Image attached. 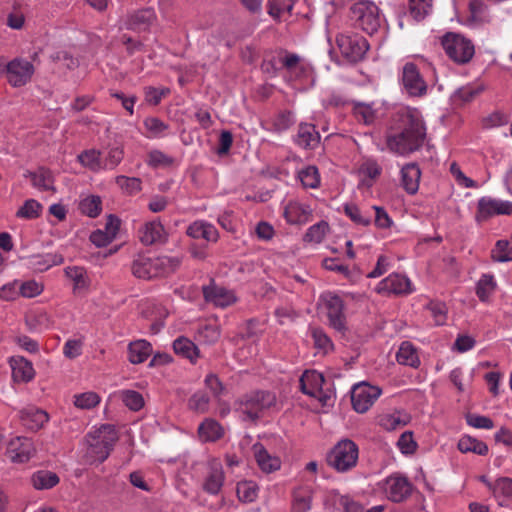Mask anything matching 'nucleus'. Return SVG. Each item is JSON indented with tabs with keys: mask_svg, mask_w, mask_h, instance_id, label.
Listing matches in <instances>:
<instances>
[{
	"mask_svg": "<svg viewBox=\"0 0 512 512\" xmlns=\"http://www.w3.org/2000/svg\"><path fill=\"white\" fill-rule=\"evenodd\" d=\"M32 485L37 490L51 489L59 483V477L56 473L40 470L31 477Z\"/></svg>",
	"mask_w": 512,
	"mask_h": 512,
	"instance_id": "obj_40",
	"label": "nucleus"
},
{
	"mask_svg": "<svg viewBox=\"0 0 512 512\" xmlns=\"http://www.w3.org/2000/svg\"><path fill=\"white\" fill-rule=\"evenodd\" d=\"M221 335L220 325L217 320H208L201 323L197 329L196 339L205 344L216 343Z\"/></svg>",
	"mask_w": 512,
	"mask_h": 512,
	"instance_id": "obj_35",
	"label": "nucleus"
},
{
	"mask_svg": "<svg viewBox=\"0 0 512 512\" xmlns=\"http://www.w3.org/2000/svg\"><path fill=\"white\" fill-rule=\"evenodd\" d=\"M116 184L129 195H135L142 189V181L137 177H127L124 175L115 178Z\"/></svg>",
	"mask_w": 512,
	"mask_h": 512,
	"instance_id": "obj_56",
	"label": "nucleus"
},
{
	"mask_svg": "<svg viewBox=\"0 0 512 512\" xmlns=\"http://www.w3.org/2000/svg\"><path fill=\"white\" fill-rule=\"evenodd\" d=\"M64 261L61 254L47 253L45 255H37L31 258V265L38 271H45L53 266L60 265Z\"/></svg>",
	"mask_w": 512,
	"mask_h": 512,
	"instance_id": "obj_43",
	"label": "nucleus"
},
{
	"mask_svg": "<svg viewBox=\"0 0 512 512\" xmlns=\"http://www.w3.org/2000/svg\"><path fill=\"white\" fill-rule=\"evenodd\" d=\"M402 83L411 96H422L427 91V85L419 73L417 66L413 63H406L402 71Z\"/></svg>",
	"mask_w": 512,
	"mask_h": 512,
	"instance_id": "obj_18",
	"label": "nucleus"
},
{
	"mask_svg": "<svg viewBox=\"0 0 512 512\" xmlns=\"http://www.w3.org/2000/svg\"><path fill=\"white\" fill-rule=\"evenodd\" d=\"M78 208L82 214L95 218L102 211L101 198L96 195L87 196L79 202Z\"/></svg>",
	"mask_w": 512,
	"mask_h": 512,
	"instance_id": "obj_47",
	"label": "nucleus"
},
{
	"mask_svg": "<svg viewBox=\"0 0 512 512\" xmlns=\"http://www.w3.org/2000/svg\"><path fill=\"white\" fill-rule=\"evenodd\" d=\"M320 302L329 326L344 335L347 331V318L343 298L334 292H325L320 296Z\"/></svg>",
	"mask_w": 512,
	"mask_h": 512,
	"instance_id": "obj_4",
	"label": "nucleus"
},
{
	"mask_svg": "<svg viewBox=\"0 0 512 512\" xmlns=\"http://www.w3.org/2000/svg\"><path fill=\"white\" fill-rule=\"evenodd\" d=\"M187 236L193 239H203L207 242H217L219 233L216 227L204 220L192 222L186 229Z\"/></svg>",
	"mask_w": 512,
	"mask_h": 512,
	"instance_id": "obj_23",
	"label": "nucleus"
},
{
	"mask_svg": "<svg viewBox=\"0 0 512 512\" xmlns=\"http://www.w3.org/2000/svg\"><path fill=\"white\" fill-rule=\"evenodd\" d=\"M276 405V396L270 391H254L243 395L235 403V412L244 422H257L267 410Z\"/></svg>",
	"mask_w": 512,
	"mask_h": 512,
	"instance_id": "obj_1",
	"label": "nucleus"
},
{
	"mask_svg": "<svg viewBox=\"0 0 512 512\" xmlns=\"http://www.w3.org/2000/svg\"><path fill=\"white\" fill-rule=\"evenodd\" d=\"M155 18V12L150 8L136 11L129 16L127 28L134 31H145L151 26Z\"/></svg>",
	"mask_w": 512,
	"mask_h": 512,
	"instance_id": "obj_32",
	"label": "nucleus"
},
{
	"mask_svg": "<svg viewBox=\"0 0 512 512\" xmlns=\"http://www.w3.org/2000/svg\"><path fill=\"white\" fill-rule=\"evenodd\" d=\"M381 394V390L366 383L357 384L351 392V402L354 410L365 413L374 404Z\"/></svg>",
	"mask_w": 512,
	"mask_h": 512,
	"instance_id": "obj_15",
	"label": "nucleus"
},
{
	"mask_svg": "<svg viewBox=\"0 0 512 512\" xmlns=\"http://www.w3.org/2000/svg\"><path fill=\"white\" fill-rule=\"evenodd\" d=\"M313 489L309 485L299 486L292 493L291 512H309L312 507Z\"/></svg>",
	"mask_w": 512,
	"mask_h": 512,
	"instance_id": "obj_29",
	"label": "nucleus"
},
{
	"mask_svg": "<svg viewBox=\"0 0 512 512\" xmlns=\"http://www.w3.org/2000/svg\"><path fill=\"white\" fill-rule=\"evenodd\" d=\"M432 10V0H409V12L412 18L419 22Z\"/></svg>",
	"mask_w": 512,
	"mask_h": 512,
	"instance_id": "obj_51",
	"label": "nucleus"
},
{
	"mask_svg": "<svg viewBox=\"0 0 512 512\" xmlns=\"http://www.w3.org/2000/svg\"><path fill=\"white\" fill-rule=\"evenodd\" d=\"M411 416L404 411H394L379 416L378 424L386 431H396L405 427Z\"/></svg>",
	"mask_w": 512,
	"mask_h": 512,
	"instance_id": "obj_31",
	"label": "nucleus"
},
{
	"mask_svg": "<svg viewBox=\"0 0 512 512\" xmlns=\"http://www.w3.org/2000/svg\"><path fill=\"white\" fill-rule=\"evenodd\" d=\"M254 458L259 468L265 473L274 472L281 467V460L274 455L268 453L261 443H255L252 446Z\"/></svg>",
	"mask_w": 512,
	"mask_h": 512,
	"instance_id": "obj_26",
	"label": "nucleus"
},
{
	"mask_svg": "<svg viewBox=\"0 0 512 512\" xmlns=\"http://www.w3.org/2000/svg\"><path fill=\"white\" fill-rule=\"evenodd\" d=\"M427 310L431 313L436 325H443L447 319V307L445 303L440 301H430Z\"/></svg>",
	"mask_w": 512,
	"mask_h": 512,
	"instance_id": "obj_60",
	"label": "nucleus"
},
{
	"mask_svg": "<svg viewBox=\"0 0 512 512\" xmlns=\"http://www.w3.org/2000/svg\"><path fill=\"white\" fill-rule=\"evenodd\" d=\"M35 454V447L31 439L17 436L7 445L6 455L14 463H26Z\"/></svg>",
	"mask_w": 512,
	"mask_h": 512,
	"instance_id": "obj_17",
	"label": "nucleus"
},
{
	"mask_svg": "<svg viewBox=\"0 0 512 512\" xmlns=\"http://www.w3.org/2000/svg\"><path fill=\"white\" fill-rule=\"evenodd\" d=\"M381 172L382 168L375 159H365L359 166V174L363 176L361 184L371 187Z\"/></svg>",
	"mask_w": 512,
	"mask_h": 512,
	"instance_id": "obj_37",
	"label": "nucleus"
},
{
	"mask_svg": "<svg viewBox=\"0 0 512 512\" xmlns=\"http://www.w3.org/2000/svg\"><path fill=\"white\" fill-rule=\"evenodd\" d=\"M152 351V345L148 341L137 340L128 346V359L132 364H140L152 354Z\"/></svg>",
	"mask_w": 512,
	"mask_h": 512,
	"instance_id": "obj_36",
	"label": "nucleus"
},
{
	"mask_svg": "<svg viewBox=\"0 0 512 512\" xmlns=\"http://www.w3.org/2000/svg\"><path fill=\"white\" fill-rule=\"evenodd\" d=\"M442 46L447 56L458 64L468 63L475 53L473 43L456 33H447L442 39Z\"/></svg>",
	"mask_w": 512,
	"mask_h": 512,
	"instance_id": "obj_7",
	"label": "nucleus"
},
{
	"mask_svg": "<svg viewBox=\"0 0 512 512\" xmlns=\"http://www.w3.org/2000/svg\"><path fill=\"white\" fill-rule=\"evenodd\" d=\"M297 178L304 188L316 189L321 183L319 170L314 165H308L300 169L297 173Z\"/></svg>",
	"mask_w": 512,
	"mask_h": 512,
	"instance_id": "obj_41",
	"label": "nucleus"
},
{
	"mask_svg": "<svg viewBox=\"0 0 512 512\" xmlns=\"http://www.w3.org/2000/svg\"><path fill=\"white\" fill-rule=\"evenodd\" d=\"M485 86L480 82L468 83L456 89L450 97L454 107H464L473 102L483 91Z\"/></svg>",
	"mask_w": 512,
	"mask_h": 512,
	"instance_id": "obj_20",
	"label": "nucleus"
},
{
	"mask_svg": "<svg viewBox=\"0 0 512 512\" xmlns=\"http://www.w3.org/2000/svg\"><path fill=\"white\" fill-rule=\"evenodd\" d=\"M139 238L144 245L164 242L166 239L164 226L159 220L147 222L139 230Z\"/></svg>",
	"mask_w": 512,
	"mask_h": 512,
	"instance_id": "obj_24",
	"label": "nucleus"
},
{
	"mask_svg": "<svg viewBox=\"0 0 512 512\" xmlns=\"http://www.w3.org/2000/svg\"><path fill=\"white\" fill-rule=\"evenodd\" d=\"M378 294L408 295L414 291L411 280L403 274L391 273L375 287Z\"/></svg>",
	"mask_w": 512,
	"mask_h": 512,
	"instance_id": "obj_16",
	"label": "nucleus"
},
{
	"mask_svg": "<svg viewBox=\"0 0 512 512\" xmlns=\"http://www.w3.org/2000/svg\"><path fill=\"white\" fill-rule=\"evenodd\" d=\"M293 6L286 0H268V14L274 19H279L284 12L290 13Z\"/></svg>",
	"mask_w": 512,
	"mask_h": 512,
	"instance_id": "obj_63",
	"label": "nucleus"
},
{
	"mask_svg": "<svg viewBox=\"0 0 512 512\" xmlns=\"http://www.w3.org/2000/svg\"><path fill=\"white\" fill-rule=\"evenodd\" d=\"M224 435V428L212 418H206L198 427V436L203 442H215Z\"/></svg>",
	"mask_w": 512,
	"mask_h": 512,
	"instance_id": "obj_33",
	"label": "nucleus"
},
{
	"mask_svg": "<svg viewBox=\"0 0 512 512\" xmlns=\"http://www.w3.org/2000/svg\"><path fill=\"white\" fill-rule=\"evenodd\" d=\"M420 176L421 171L414 163L407 164L401 169V183L407 193L415 194L418 191Z\"/></svg>",
	"mask_w": 512,
	"mask_h": 512,
	"instance_id": "obj_34",
	"label": "nucleus"
},
{
	"mask_svg": "<svg viewBox=\"0 0 512 512\" xmlns=\"http://www.w3.org/2000/svg\"><path fill=\"white\" fill-rule=\"evenodd\" d=\"M336 44L343 55L350 62L362 60L369 49L367 40L360 35L339 34Z\"/></svg>",
	"mask_w": 512,
	"mask_h": 512,
	"instance_id": "obj_10",
	"label": "nucleus"
},
{
	"mask_svg": "<svg viewBox=\"0 0 512 512\" xmlns=\"http://www.w3.org/2000/svg\"><path fill=\"white\" fill-rule=\"evenodd\" d=\"M352 112L358 122L366 125L372 124L376 117V110L372 104L364 102H352Z\"/></svg>",
	"mask_w": 512,
	"mask_h": 512,
	"instance_id": "obj_44",
	"label": "nucleus"
},
{
	"mask_svg": "<svg viewBox=\"0 0 512 512\" xmlns=\"http://www.w3.org/2000/svg\"><path fill=\"white\" fill-rule=\"evenodd\" d=\"M32 185L42 191H55L54 177L50 170L39 168L35 172H30Z\"/></svg>",
	"mask_w": 512,
	"mask_h": 512,
	"instance_id": "obj_39",
	"label": "nucleus"
},
{
	"mask_svg": "<svg viewBox=\"0 0 512 512\" xmlns=\"http://www.w3.org/2000/svg\"><path fill=\"white\" fill-rule=\"evenodd\" d=\"M203 296L206 302L219 308H226L236 303L237 297L232 290L218 286L215 283L203 286Z\"/></svg>",
	"mask_w": 512,
	"mask_h": 512,
	"instance_id": "obj_19",
	"label": "nucleus"
},
{
	"mask_svg": "<svg viewBox=\"0 0 512 512\" xmlns=\"http://www.w3.org/2000/svg\"><path fill=\"white\" fill-rule=\"evenodd\" d=\"M396 359L401 365L417 367L420 364L416 348L407 341L400 345Z\"/></svg>",
	"mask_w": 512,
	"mask_h": 512,
	"instance_id": "obj_42",
	"label": "nucleus"
},
{
	"mask_svg": "<svg viewBox=\"0 0 512 512\" xmlns=\"http://www.w3.org/2000/svg\"><path fill=\"white\" fill-rule=\"evenodd\" d=\"M120 397L130 410L139 411L144 406L143 396L137 391L122 390L120 391Z\"/></svg>",
	"mask_w": 512,
	"mask_h": 512,
	"instance_id": "obj_59",
	"label": "nucleus"
},
{
	"mask_svg": "<svg viewBox=\"0 0 512 512\" xmlns=\"http://www.w3.org/2000/svg\"><path fill=\"white\" fill-rule=\"evenodd\" d=\"M295 142L304 149H314L320 142V134L314 125L302 123L298 127Z\"/></svg>",
	"mask_w": 512,
	"mask_h": 512,
	"instance_id": "obj_30",
	"label": "nucleus"
},
{
	"mask_svg": "<svg viewBox=\"0 0 512 512\" xmlns=\"http://www.w3.org/2000/svg\"><path fill=\"white\" fill-rule=\"evenodd\" d=\"M395 130H402L409 133L416 132L426 136V127L421 112L416 108L402 107L394 116Z\"/></svg>",
	"mask_w": 512,
	"mask_h": 512,
	"instance_id": "obj_14",
	"label": "nucleus"
},
{
	"mask_svg": "<svg viewBox=\"0 0 512 512\" xmlns=\"http://www.w3.org/2000/svg\"><path fill=\"white\" fill-rule=\"evenodd\" d=\"M350 17L358 28L370 35L381 25L379 8L368 0L355 3L350 9Z\"/></svg>",
	"mask_w": 512,
	"mask_h": 512,
	"instance_id": "obj_5",
	"label": "nucleus"
},
{
	"mask_svg": "<svg viewBox=\"0 0 512 512\" xmlns=\"http://www.w3.org/2000/svg\"><path fill=\"white\" fill-rule=\"evenodd\" d=\"M43 206L34 199H28L24 202L22 207L17 211L16 215L19 218L35 219L38 218L42 212Z\"/></svg>",
	"mask_w": 512,
	"mask_h": 512,
	"instance_id": "obj_58",
	"label": "nucleus"
},
{
	"mask_svg": "<svg viewBox=\"0 0 512 512\" xmlns=\"http://www.w3.org/2000/svg\"><path fill=\"white\" fill-rule=\"evenodd\" d=\"M381 489L388 500L401 503L411 495L413 485L405 476L392 474L383 480Z\"/></svg>",
	"mask_w": 512,
	"mask_h": 512,
	"instance_id": "obj_11",
	"label": "nucleus"
},
{
	"mask_svg": "<svg viewBox=\"0 0 512 512\" xmlns=\"http://www.w3.org/2000/svg\"><path fill=\"white\" fill-rule=\"evenodd\" d=\"M173 349L176 354L189 359L191 363H195L199 358L198 347L186 337H178L174 340Z\"/></svg>",
	"mask_w": 512,
	"mask_h": 512,
	"instance_id": "obj_38",
	"label": "nucleus"
},
{
	"mask_svg": "<svg viewBox=\"0 0 512 512\" xmlns=\"http://www.w3.org/2000/svg\"><path fill=\"white\" fill-rule=\"evenodd\" d=\"M225 473L221 463L214 462L211 464L207 475L202 484L203 490L209 495H218L224 485Z\"/></svg>",
	"mask_w": 512,
	"mask_h": 512,
	"instance_id": "obj_21",
	"label": "nucleus"
},
{
	"mask_svg": "<svg viewBox=\"0 0 512 512\" xmlns=\"http://www.w3.org/2000/svg\"><path fill=\"white\" fill-rule=\"evenodd\" d=\"M299 382L300 389L304 394L318 399L323 405H327L331 400L330 392L323 389L324 376L316 370H306Z\"/></svg>",
	"mask_w": 512,
	"mask_h": 512,
	"instance_id": "obj_12",
	"label": "nucleus"
},
{
	"mask_svg": "<svg viewBox=\"0 0 512 512\" xmlns=\"http://www.w3.org/2000/svg\"><path fill=\"white\" fill-rule=\"evenodd\" d=\"M238 499L244 503H251L258 497V487L252 481L239 482L236 487Z\"/></svg>",
	"mask_w": 512,
	"mask_h": 512,
	"instance_id": "obj_50",
	"label": "nucleus"
},
{
	"mask_svg": "<svg viewBox=\"0 0 512 512\" xmlns=\"http://www.w3.org/2000/svg\"><path fill=\"white\" fill-rule=\"evenodd\" d=\"M312 338L314 341V345L317 349L321 350L323 353H328L333 350V342L330 337L320 328H315L312 330Z\"/></svg>",
	"mask_w": 512,
	"mask_h": 512,
	"instance_id": "obj_61",
	"label": "nucleus"
},
{
	"mask_svg": "<svg viewBox=\"0 0 512 512\" xmlns=\"http://www.w3.org/2000/svg\"><path fill=\"white\" fill-rule=\"evenodd\" d=\"M20 420L27 429L38 431L48 422L49 415L44 410L30 406L20 411Z\"/></svg>",
	"mask_w": 512,
	"mask_h": 512,
	"instance_id": "obj_25",
	"label": "nucleus"
},
{
	"mask_svg": "<svg viewBox=\"0 0 512 512\" xmlns=\"http://www.w3.org/2000/svg\"><path fill=\"white\" fill-rule=\"evenodd\" d=\"M283 215L290 224H304L310 220L312 209L307 204L291 200L285 205Z\"/></svg>",
	"mask_w": 512,
	"mask_h": 512,
	"instance_id": "obj_22",
	"label": "nucleus"
},
{
	"mask_svg": "<svg viewBox=\"0 0 512 512\" xmlns=\"http://www.w3.org/2000/svg\"><path fill=\"white\" fill-rule=\"evenodd\" d=\"M359 449L350 439L339 441L328 455V463L338 472H347L357 464Z\"/></svg>",
	"mask_w": 512,
	"mask_h": 512,
	"instance_id": "obj_6",
	"label": "nucleus"
},
{
	"mask_svg": "<svg viewBox=\"0 0 512 512\" xmlns=\"http://www.w3.org/2000/svg\"><path fill=\"white\" fill-rule=\"evenodd\" d=\"M74 404L80 409H92L100 403V397L94 392H85L74 396Z\"/></svg>",
	"mask_w": 512,
	"mask_h": 512,
	"instance_id": "obj_62",
	"label": "nucleus"
},
{
	"mask_svg": "<svg viewBox=\"0 0 512 512\" xmlns=\"http://www.w3.org/2000/svg\"><path fill=\"white\" fill-rule=\"evenodd\" d=\"M118 440V433L113 425L105 424L90 432L87 436V455L93 462H104L115 443Z\"/></svg>",
	"mask_w": 512,
	"mask_h": 512,
	"instance_id": "obj_2",
	"label": "nucleus"
},
{
	"mask_svg": "<svg viewBox=\"0 0 512 512\" xmlns=\"http://www.w3.org/2000/svg\"><path fill=\"white\" fill-rule=\"evenodd\" d=\"M148 138H162L167 135L168 124L157 117H148L143 122Z\"/></svg>",
	"mask_w": 512,
	"mask_h": 512,
	"instance_id": "obj_49",
	"label": "nucleus"
},
{
	"mask_svg": "<svg viewBox=\"0 0 512 512\" xmlns=\"http://www.w3.org/2000/svg\"><path fill=\"white\" fill-rule=\"evenodd\" d=\"M12 377L15 382L27 383L34 378L35 371L30 361L21 356L10 359Z\"/></svg>",
	"mask_w": 512,
	"mask_h": 512,
	"instance_id": "obj_28",
	"label": "nucleus"
},
{
	"mask_svg": "<svg viewBox=\"0 0 512 512\" xmlns=\"http://www.w3.org/2000/svg\"><path fill=\"white\" fill-rule=\"evenodd\" d=\"M426 136L416 132L409 133L402 130H395L394 133L387 136L386 144L388 149L398 155L404 156L419 150Z\"/></svg>",
	"mask_w": 512,
	"mask_h": 512,
	"instance_id": "obj_8",
	"label": "nucleus"
},
{
	"mask_svg": "<svg viewBox=\"0 0 512 512\" xmlns=\"http://www.w3.org/2000/svg\"><path fill=\"white\" fill-rule=\"evenodd\" d=\"M210 398L204 391L195 392L188 400L190 410L197 413H206L209 410Z\"/></svg>",
	"mask_w": 512,
	"mask_h": 512,
	"instance_id": "obj_54",
	"label": "nucleus"
},
{
	"mask_svg": "<svg viewBox=\"0 0 512 512\" xmlns=\"http://www.w3.org/2000/svg\"><path fill=\"white\" fill-rule=\"evenodd\" d=\"M124 157V149L120 146L110 147L105 154L102 155V165L103 170H113L115 169L123 160Z\"/></svg>",
	"mask_w": 512,
	"mask_h": 512,
	"instance_id": "obj_53",
	"label": "nucleus"
},
{
	"mask_svg": "<svg viewBox=\"0 0 512 512\" xmlns=\"http://www.w3.org/2000/svg\"><path fill=\"white\" fill-rule=\"evenodd\" d=\"M344 212L357 225L368 226L371 224V215L363 213L355 204H345Z\"/></svg>",
	"mask_w": 512,
	"mask_h": 512,
	"instance_id": "obj_57",
	"label": "nucleus"
},
{
	"mask_svg": "<svg viewBox=\"0 0 512 512\" xmlns=\"http://www.w3.org/2000/svg\"><path fill=\"white\" fill-rule=\"evenodd\" d=\"M486 485L492 490L494 497L498 500L501 506H508L512 503V479L502 477L497 479L493 484L483 480Z\"/></svg>",
	"mask_w": 512,
	"mask_h": 512,
	"instance_id": "obj_27",
	"label": "nucleus"
},
{
	"mask_svg": "<svg viewBox=\"0 0 512 512\" xmlns=\"http://www.w3.org/2000/svg\"><path fill=\"white\" fill-rule=\"evenodd\" d=\"M458 449L462 453L472 452L478 455H486L488 453V446L484 442L470 436H463L459 440Z\"/></svg>",
	"mask_w": 512,
	"mask_h": 512,
	"instance_id": "obj_48",
	"label": "nucleus"
},
{
	"mask_svg": "<svg viewBox=\"0 0 512 512\" xmlns=\"http://www.w3.org/2000/svg\"><path fill=\"white\" fill-rule=\"evenodd\" d=\"M132 273L141 279L162 276L172 270V259L167 256L138 255L132 263Z\"/></svg>",
	"mask_w": 512,
	"mask_h": 512,
	"instance_id": "obj_3",
	"label": "nucleus"
},
{
	"mask_svg": "<svg viewBox=\"0 0 512 512\" xmlns=\"http://www.w3.org/2000/svg\"><path fill=\"white\" fill-rule=\"evenodd\" d=\"M496 281L493 275L483 274L476 285V295L480 301L486 302L496 289Z\"/></svg>",
	"mask_w": 512,
	"mask_h": 512,
	"instance_id": "obj_45",
	"label": "nucleus"
},
{
	"mask_svg": "<svg viewBox=\"0 0 512 512\" xmlns=\"http://www.w3.org/2000/svg\"><path fill=\"white\" fill-rule=\"evenodd\" d=\"M329 231V225L325 221H320L308 228L304 240L306 242L321 243Z\"/></svg>",
	"mask_w": 512,
	"mask_h": 512,
	"instance_id": "obj_55",
	"label": "nucleus"
},
{
	"mask_svg": "<svg viewBox=\"0 0 512 512\" xmlns=\"http://www.w3.org/2000/svg\"><path fill=\"white\" fill-rule=\"evenodd\" d=\"M497 215H512V202L490 196H484L478 200L475 215V220L478 223L487 221Z\"/></svg>",
	"mask_w": 512,
	"mask_h": 512,
	"instance_id": "obj_13",
	"label": "nucleus"
},
{
	"mask_svg": "<svg viewBox=\"0 0 512 512\" xmlns=\"http://www.w3.org/2000/svg\"><path fill=\"white\" fill-rule=\"evenodd\" d=\"M4 72L7 82L12 87L19 88L32 80L35 67L31 61L22 57H16L7 63L4 62Z\"/></svg>",
	"mask_w": 512,
	"mask_h": 512,
	"instance_id": "obj_9",
	"label": "nucleus"
},
{
	"mask_svg": "<svg viewBox=\"0 0 512 512\" xmlns=\"http://www.w3.org/2000/svg\"><path fill=\"white\" fill-rule=\"evenodd\" d=\"M146 163L153 168L168 166L172 163V158L160 150L149 152Z\"/></svg>",
	"mask_w": 512,
	"mask_h": 512,
	"instance_id": "obj_64",
	"label": "nucleus"
},
{
	"mask_svg": "<svg viewBox=\"0 0 512 512\" xmlns=\"http://www.w3.org/2000/svg\"><path fill=\"white\" fill-rule=\"evenodd\" d=\"M78 160L83 166L91 171L98 172L103 170L102 153L98 150H85L78 155Z\"/></svg>",
	"mask_w": 512,
	"mask_h": 512,
	"instance_id": "obj_46",
	"label": "nucleus"
},
{
	"mask_svg": "<svg viewBox=\"0 0 512 512\" xmlns=\"http://www.w3.org/2000/svg\"><path fill=\"white\" fill-rule=\"evenodd\" d=\"M491 258L495 262L512 261V244L508 240H498L491 251Z\"/></svg>",
	"mask_w": 512,
	"mask_h": 512,
	"instance_id": "obj_52",
	"label": "nucleus"
}]
</instances>
